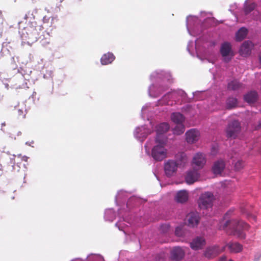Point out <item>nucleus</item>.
<instances>
[{"mask_svg":"<svg viewBox=\"0 0 261 261\" xmlns=\"http://www.w3.org/2000/svg\"><path fill=\"white\" fill-rule=\"evenodd\" d=\"M232 7H231L230 9V11H232Z\"/></svg>","mask_w":261,"mask_h":261,"instance_id":"864d4df0","label":"nucleus"},{"mask_svg":"<svg viewBox=\"0 0 261 261\" xmlns=\"http://www.w3.org/2000/svg\"><path fill=\"white\" fill-rule=\"evenodd\" d=\"M258 58H259V63L261 65V52L260 53L259 56H258Z\"/></svg>","mask_w":261,"mask_h":261,"instance_id":"de8ad7c7","label":"nucleus"},{"mask_svg":"<svg viewBox=\"0 0 261 261\" xmlns=\"http://www.w3.org/2000/svg\"><path fill=\"white\" fill-rule=\"evenodd\" d=\"M178 165L174 160H169L165 163L164 170L166 175L170 177L176 173Z\"/></svg>","mask_w":261,"mask_h":261,"instance_id":"2eb2a0df","label":"nucleus"},{"mask_svg":"<svg viewBox=\"0 0 261 261\" xmlns=\"http://www.w3.org/2000/svg\"><path fill=\"white\" fill-rule=\"evenodd\" d=\"M237 105V99L234 97H229L226 100V107L228 109L234 108Z\"/></svg>","mask_w":261,"mask_h":261,"instance_id":"f704fd0d","label":"nucleus"},{"mask_svg":"<svg viewBox=\"0 0 261 261\" xmlns=\"http://www.w3.org/2000/svg\"><path fill=\"white\" fill-rule=\"evenodd\" d=\"M215 197L211 192L202 193L198 200L199 207L201 210H208L212 207Z\"/></svg>","mask_w":261,"mask_h":261,"instance_id":"0eeeda50","label":"nucleus"},{"mask_svg":"<svg viewBox=\"0 0 261 261\" xmlns=\"http://www.w3.org/2000/svg\"><path fill=\"white\" fill-rule=\"evenodd\" d=\"M176 160L178 166H184L187 162V157L184 152H179L177 154Z\"/></svg>","mask_w":261,"mask_h":261,"instance_id":"7c9ffc66","label":"nucleus"},{"mask_svg":"<svg viewBox=\"0 0 261 261\" xmlns=\"http://www.w3.org/2000/svg\"><path fill=\"white\" fill-rule=\"evenodd\" d=\"M257 92L254 91H251L244 96V99L248 103H253L257 100Z\"/></svg>","mask_w":261,"mask_h":261,"instance_id":"cd10ccee","label":"nucleus"},{"mask_svg":"<svg viewBox=\"0 0 261 261\" xmlns=\"http://www.w3.org/2000/svg\"><path fill=\"white\" fill-rule=\"evenodd\" d=\"M131 201H132V204L133 203H137L136 204V205H137L138 203V204H142V203H143L145 200L142 199H141L139 197H136L135 196H132V199H131Z\"/></svg>","mask_w":261,"mask_h":261,"instance_id":"e433bc0d","label":"nucleus"},{"mask_svg":"<svg viewBox=\"0 0 261 261\" xmlns=\"http://www.w3.org/2000/svg\"><path fill=\"white\" fill-rule=\"evenodd\" d=\"M220 53L225 62H229L234 56L231 49V44L227 42L222 43L221 45Z\"/></svg>","mask_w":261,"mask_h":261,"instance_id":"f8f14e48","label":"nucleus"},{"mask_svg":"<svg viewBox=\"0 0 261 261\" xmlns=\"http://www.w3.org/2000/svg\"><path fill=\"white\" fill-rule=\"evenodd\" d=\"M229 261H234L232 259H229Z\"/></svg>","mask_w":261,"mask_h":261,"instance_id":"6e6d98bb","label":"nucleus"},{"mask_svg":"<svg viewBox=\"0 0 261 261\" xmlns=\"http://www.w3.org/2000/svg\"><path fill=\"white\" fill-rule=\"evenodd\" d=\"M235 16H236V18H237V19H239V18H238V16H237V15L236 14H235ZM238 21H239V20H238Z\"/></svg>","mask_w":261,"mask_h":261,"instance_id":"603ef678","label":"nucleus"},{"mask_svg":"<svg viewBox=\"0 0 261 261\" xmlns=\"http://www.w3.org/2000/svg\"><path fill=\"white\" fill-rule=\"evenodd\" d=\"M36 22H31L27 25L21 31V37L22 39L28 44L33 43L37 41L39 38V33L34 25Z\"/></svg>","mask_w":261,"mask_h":261,"instance_id":"39448f33","label":"nucleus"},{"mask_svg":"<svg viewBox=\"0 0 261 261\" xmlns=\"http://www.w3.org/2000/svg\"><path fill=\"white\" fill-rule=\"evenodd\" d=\"M190 102L187 94L182 89L173 90L165 94L159 99L157 105L173 106Z\"/></svg>","mask_w":261,"mask_h":261,"instance_id":"20e7f679","label":"nucleus"},{"mask_svg":"<svg viewBox=\"0 0 261 261\" xmlns=\"http://www.w3.org/2000/svg\"><path fill=\"white\" fill-rule=\"evenodd\" d=\"M242 212L243 213H245L243 210H242Z\"/></svg>","mask_w":261,"mask_h":261,"instance_id":"5fc2aeb1","label":"nucleus"},{"mask_svg":"<svg viewBox=\"0 0 261 261\" xmlns=\"http://www.w3.org/2000/svg\"><path fill=\"white\" fill-rule=\"evenodd\" d=\"M169 129V125L166 122H163L159 124L156 126V136L155 140L156 141H161L162 143L167 142V138L165 133Z\"/></svg>","mask_w":261,"mask_h":261,"instance_id":"9d476101","label":"nucleus"},{"mask_svg":"<svg viewBox=\"0 0 261 261\" xmlns=\"http://www.w3.org/2000/svg\"><path fill=\"white\" fill-rule=\"evenodd\" d=\"M199 174L198 170L192 167V169L188 170L185 176V180L188 184H192L198 178Z\"/></svg>","mask_w":261,"mask_h":261,"instance_id":"a211bd4d","label":"nucleus"},{"mask_svg":"<svg viewBox=\"0 0 261 261\" xmlns=\"http://www.w3.org/2000/svg\"><path fill=\"white\" fill-rule=\"evenodd\" d=\"M232 213L233 211L230 210L225 214L224 219L226 221L224 224L221 223L219 229H223L227 234L234 236L239 239H245L246 234L244 230L248 229L249 225L242 220H229V216Z\"/></svg>","mask_w":261,"mask_h":261,"instance_id":"7ed1b4c3","label":"nucleus"},{"mask_svg":"<svg viewBox=\"0 0 261 261\" xmlns=\"http://www.w3.org/2000/svg\"><path fill=\"white\" fill-rule=\"evenodd\" d=\"M154 108L150 103H146L143 107L141 111V116L144 120H151L154 115Z\"/></svg>","mask_w":261,"mask_h":261,"instance_id":"dca6fc26","label":"nucleus"},{"mask_svg":"<svg viewBox=\"0 0 261 261\" xmlns=\"http://www.w3.org/2000/svg\"><path fill=\"white\" fill-rule=\"evenodd\" d=\"M175 233L177 236L180 237L182 235V227L180 226L176 227Z\"/></svg>","mask_w":261,"mask_h":261,"instance_id":"58836bf2","label":"nucleus"},{"mask_svg":"<svg viewBox=\"0 0 261 261\" xmlns=\"http://www.w3.org/2000/svg\"><path fill=\"white\" fill-rule=\"evenodd\" d=\"M225 250V246L221 248L218 245H214L206 248L203 256L207 259H212Z\"/></svg>","mask_w":261,"mask_h":261,"instance_id":"9b49d317","label":"nucleus"},{"mask_svg":"<svg viewBox=\"0 0 261 261\" xmlns=\"http://www.w3.org/2000/svg\"><path fill=\"white\" fill-rule=\"evenodd\" d=\"M152 84L149 86L148 93L150 97L156 98L169 88L173 82L172 75L169 71L158 69L150 75Z\"/></svg>","mask_w":261,"mask_h":261,"instance_id":"f257e3e1","label":"nucleus"},{"mask_svg":"<svg viewBox=\"0 0 261 261\" xmlns=\"http://www.w3.org/2000/svg\"><path fill=\"white\" fill-rule=\"evenodd\" d=\"M253 261H261V251L257 252L255 255Z\"/></svg>","mask_w":261,"mask_h":261,"instance_id":"a19ab883","label":"nucleus"},{"mask_svg":"<svg viewBox=\"0 0 261 261\" xmlns=\"http://www.w3.org/2000/svg\"><path fill=\"white\" fill-rule=\"evenodd\" d=\"M160 230L163 233H166L170 230V225L167 223L163 224L160 226Z\"/></svg>","mask_w":261,"mask_h":261,"instance_id":"c9c22d12","label":"nucleus"},{"mask_svg":"<svg viewBox=\"0 0 261 261\" xmlns=\"http://www.w3.org/2000/svg\"><path fill=\"white\" fill-rule=\"evenodd\" d=\"M205 240L201 237H197L190 243V247L195 250L202 249L205 245Z\"/></svg>","mask_w":261,"mask_h":261,"instance_id":"aec40b11","label":"nucleus"},{"mask_svg":"<svg viewBox=\"0 0 261 261\" xmlns=\"http://www.w3.org/2000/svg\"><path fill=\"white\" fill-rule=\"evenodd\" d=\"M185 127L183 123L176 124V125L173 129V133L175 135H180L184 133Z\"/></svg>","mask_w":261,"mask_h":261,"instance_id":"72a5a7b5","label":"nucleus"},{"mask_svg":"<svg viewBox=\"0 0 261 261\" xmlns=\"http://www.w3.org/2000/svg\"><path fill=\"white\" fill-rule=\"evenodd\" d=\"M244 163L242 161H237L234 165V168L236 170L239 171L242 169L244 167Z\"/></svg>","mask_w":261,"mask_h":261,"instance_id":"4c0bfd02","label":"nucleus"},{"mask_svg":"<svg viewBox=\"0 0 261 261\" xmlns=\"http://www.w3.org/2000/svg\"><path fill=\"white\" fill-rule=\"evenodd\" d=\"M171 120L176 124L183 123L185 121V117L179 112H173L171 115Z\"/></svg>","mask_w":261,"mask_h":261,"instance_id":"bb28decb","label":"nucleus"},{"mask_svg":"<svg viewBox=\"0 0 261 261\" xmlns=\"http://www.w3.org/2000/svg\"><path fill=\"white\" fill-rule=\"evenodd\" d=\"M115 58V56L112 53H108L101 57L100 59L101 63L102 65H107L111 63Z\"/></svg>","mask_w":261,"mask_h":261,"instance_id":"c85d7f7f","label":"nucleus"},{"mask_svg":"<svg viewBox=\"0 0 261 261\" xmlns=\"http://www.w3.org/2000/svg\"><path fill=\"white\" fill-rule=\"evenodd\" d=\"M242 84L237 80H233L228 84V89L233 91L237 90L242 87Z\"/></svg>","mask_w":261,"mask_h":261,"instance_id":"2f4dec72","label":"nucleus"},{"mask_svg":"<svg viewBox=\"0 0 261 261\" xmlns=\"http://www.w3.org/2000/svg\"><path fill=\"white\" fill-rule=\"evenodd\" d=\"M248 33V30L245 27H241L236 33L235 40L238 42H240L244 40L247 36Z\"/></svg>","mask_w":261,"mask_h":261,"instance_id":"a878e982","label":"nucleus"},{"mask_svg":"<svg viewBox=\"0 0 261 261\" xmlns=\"http://www.w3.org/2000/svg\"><path fill=\"white\" fill-rule=\"evenodd\" d=\"M151 130L146 125L138 127L134 133V137L139 141L142 142L149 134Z\"/></svg>","mask_w":261,"mask_h":261,"instance_id":"4468645a","label":"nucleus"},{"mask_svg":"<svg viewBox=\"0 0 261 261\" xmlns=\"http://www.w3.org/2000/svg\"><path fill=\"white\" fill-rule=\"evenodd\" d=\"M204 44L205 43L200 37L199 38L195 40V43L193 41H189L187 49L192 56L200 58V56L205 51V46Z\"/></svg>","mask_w":261,"mask_h":261,"instance_id":"423d86ee","label":"nucleus"},{"mask_svg":"<svg viewBox=\"0 0 261 261\" xmlns=\"http://www.w3.org/2000/svg\"><path fill=\"white\" fill-rule=\"evenodd\" d=\"M210 12H201L199 17L189 15L186 19L188 33L193 37L200 36L206 28L215 23V19Z\"/></svg>","mask_w":261,"mask_h":261,"instance_id":"f03ea898","label":"nucleus"},{"mask_svg":"<svg viewBox=\"0 0 261 261\" xmlns=\"http://www.w3.org/2000/svg\"><path fill=\"white\" fill-rule=\"evenodd\" d=\"M225 167V163L223 160H219L214 163L212 171L214 174H221Z\"/></svg>","mask_w":261,"mask_h":261,"instance_id":"5701e85b","label":"nucleus"},{"mask_svg":"<svg viewBox=\"0 0 261 261\" xmlns=\"http://www.w3.org/2000/svg\"><path fill=\"white\" fill-rule=\"evenodd\" d=\"M206 97V94L204 91H196L193 92V98H195L197 100H203Z\"/></svg>","mask_w":261,"mask_h":261,"instance_id":"473e14b6","label":"nucleus"},{"mask_svg":"<svg viewBox=\"0 0 261 261\" xmlns=\"http://www.w3.org/2000/svg\"><path fill=\"white\" fill-rule=\"evenodd\" d=\"M185 254V252L181 247H175L171 251V257L173 260L179 261L184 258Z\"/></svg>","mask_w":261,"mask_h":261,"instance_id":"6ab92c4d","label":"nucleus"},{"mask_svg":"<svg viewBox=\"0 0 261 261\" xmlns=\"http://www.w3.org/2000/svg\"><path fill=\"white\" fill-rule=\"evenodd\" d=\"M64 0H56V4H61Z\"/></svg>","mask_w":261,"mask_h":261,"instance_id":"49530a36","label":"nucleus"},{"mask_svg":"<svg viewBox=\"0 0 261 261\" xmlns=\"http://www.w3.org/2000/svg\"><path fill=\"white\" fill-rule=\"evenodd\" d=\"M2 15V11L0 10V18L1 17Z\"/></svg>","mask_w":261,"mask_h":261,"instance_id":"3c124183","label":"nucleus"},{"mask_svg":"<svg viewBox=\"0 0 261 261\" xmlns=\"http://www.w3.org/2000/svg\"><path fill=\"white\" fill-rule=\"evenodd\" d=\"M218 261H227V258L226 256H222L220 257Z\"/></svg>","mask_w":261,"mask_h":261,"instance_id":"c03bdc74","label":"nucleus"},{"mask_svg":"<svg viewBox=\"0 0 261 261\" xmlns=\"http://www.w3.org/2000/svg\"><path fill=\"white\" fill-rule=\"evenodd\" d=\"M188 225L191 227L196 226L199 221V215L197 213L192 212L187 216Z\"/></svg>","mask_w":261,"mask_h":261,"instance_id":"4be33fe9","label":"nucleus"},{"mask_svg":"<svg viewBox=\"0 0 261 261\" xmlns=\"http://www.w3.org/2000/svg\"><path fill=\"white\" fill-rule=\"evenodd\" d=\"M186 140L188 143H193L197 141L199 137V132L195 128L191 129L186 133Z\"/></svg>","mask_w":261,"mask_h":261,"instance_id":"412c9836","label":"nucleus"},{"mask_svg":"<svg viewBox=\"0 0 261 261\" xmlns=\"http://www.w3.org/2000/svg\"><path fill=\"white\" fill-rule=\"evenodd\" d=\"M256 7V4L254 3H249L246 1L244 3V12L245 16H247Z\"/></svg>","mask_w":261,"mask_h":261,"instance_id":"c756f323","label":"nucleus"},{"mask_svg":"<svg viewBox=\"0 0 261 261\" xmlns=\"http://www.w3.org/2000/svg\"><path fill=\"white\" fill-rule=\"evenodd\" d=\"M211 153L213 155H215L216 154L217 150L215 149V147H212Z\"/></svg>","mask_w":261,"mask_h":261,"instance_id":"37998d69","label":"nucleus"},{"mask_svg":"<svg viewBox=\"0 0 261 261\" xmlns=\"http://www.w3.org/2000/svg\"><path fill=\"white\" fill-rule=\"evenodd\" d=\"M231 253H238L243 249V246L238 242H229L225 245Z\"/></svg>","mask_w":261,"mask_h":261,"instance_id":"b1692460","label":"nucleus"},{"mask_svg":"<svg viewBox=\"0 0 261 261\" xmlns=\"http://www.w3.org/2000/svg\"><path fill=\"white\" fill-rule=\"evenodd\" d=\"M188 197L189 194L187 191L182 190L177 192L175 199L177 202L183 203L188 200Z\"/></svg>","mask_w":261,"mask_h":261,"instance_id":"393cba45","label":"nucleus"},{"mask_svg":"<svg viewBox=\"0 0 261 261\" xmlns=\"http://www.w3.org/2000/svg\"><path fill=\"white\" fill-rule=\"evenodd\" d=\"M145 148L146 149V148H147V146H146V145H145Z\"/></svg>","mask_w":261,"mask_h":261,"instance_id":"4d7b16f0","label":"nucleus"},{"mask_svg":"<svg viewBox=\"0 0 261 261\" xmlns=\"http://www.w3.org/2000/svg\"><path fill=\"white\" fill-rule=\"evenodd\" d=\"M254 47V45L251 41L247 40L244 41L241 45L239 53L243 57H247L250 55L251 50Z\"/></svg>","mask_w":261,"mask_h":261,"instance_id":"f3484780","label":"nucleus"},{"mask_svg":"<svg viewBox=\"0 0 261 261\" xmlns=\"http://www.w3.org/2000/svg\"><path fill=\"white\" fill-rule=\"evenodd\" d=\"M205 163L206 158L205 155L202 153L198 152L193 158L192 167L199 170L203 168Z\"/></svg>","mask_w":261,"mask_h":261,"instance_id":"ddd939ff","label":"nucleus"},{"mask_svg":"<svg viewBox=\"0 0 261 261\" xmlns=\"http://www.w3.org/2000/svg\"><path fill=\"white\" fill-rule=\"evenodd\" d=\"M155 142L157 144L152 149L151 155L155 160L162 161L167 157V151L165 148L167 142L162 143L161 141L155 140Z\"/></svg>","mask_w":261,"mask_h":261,"instance_id":"6e6552de","label":"nucleus"},{"mask_svg":"<svg viewBox=\"0 0 261 261\" xmlns=\"http://www.w3.org/2000/svg\"><path fill=\"white\" fill-rule=\"evenodd\" d=\"M258 127H261V121L259 122V124H258Z\"/></svg>","mask_w":261,"mask_h":261,"instance_id":"09e8293b","label":"nucleus"},{"mask_svg":"<svg viewBox=\"0 0 261 261\" xmlns=\"http://www.w3.org/2000/svg\"><path fill=\"white\" fill-rule=\"evenodd\" d=\"M18 112V113H19L20 114H21V113H23L22 111V110H19Z\"/></svg>","mask_w":261,"mask_h":261,"instance_id":"8fccbe9b","label":"nucleus"},{"mask_svg":"<svg viewBox=\"0 0 261 261\" xmlns=\"http://www.w3.org/2000/svg\"><path fill=\"white\" fill-rule=\"evenodd\" d=\"M49 39H45L44 40H41L40 42L41 43V45L43 46H45L49 43Z\"/></svg>","mask_w":261,"mask_h":261,"instance_id":"79ce46f5","label":"nucleus"},{"mask_svg":"<svg viewBox=\"0 0 261 261\" xmlns=\"http://www.w3.org/2000/svg\"><path fill=\"white\" fill-rule=\"evenodd\" d=\"M191 109V106L190 105L187 104L182 108L181 110L183 112H189Z\"/></svg>","mask_w":261,"mask_h":261,"instance_id":"ea45409f","label":"nucleus"},{"mask_svg":"<svg viewBox=\"0 0 261 261\" xmlns=\"http://www.w3.org/2000/svg\"><path fill=\"white\" fill-rule=\"evenodd\" d=\"M28 158L26 156H23L22 158V160L24 161V162H26L28 161Z\"/></svg>","mask_w":261,"mask_h":261,"instance_id":"a18cd8bd","label":"nucleus"},{"mask_svg":"<svg viewBox=\"0 0 261 261\" xmlns=\"http://www.w3.org/2000/svg\"><path fill=\"white\" fill-rule=\"evenodd\" d=\"M241 126L238 120H233L228 123L226 129V136L228 139H234L240 131Z\"/></svg>","mask_w":261,"mask_h":261,"instance_id":"1a4fd4ad","label":"nucleus"}]
</instances>
